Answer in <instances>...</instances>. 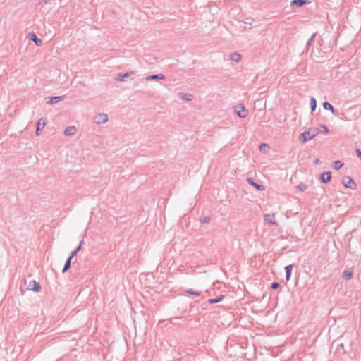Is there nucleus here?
<instances>
[{"label": "nucleus", "instance_id": "obj_14", "mask_svg": "<svg viewBox=\"0 0 361 361\" xmlns=\"http://www.w3.org/2000/svg\"><path fill=\"white\" fill-rule=\"evenodd\" d=\"M310 2L307 0H293L290 2L292 6H295L297 7H302L303 6L309 4Z\"/></svg>", "mask_w": 361, "mask_h": 361}, {"label": "nucleus", "instance_id": "obj_5", "mask_svg": "<svg viewBox=\"0 0 361 361\" xmlns=\"http://www.w3.org/2000/svg\"><path fill=\"white\" fill-rule=\"evenodd\" d=\"M94 122L99 125L107 122L108 116L106 114H97L94 118Z\"/></svg>", "mask_w": 361, "mask_h": 361}, {"label": "nucleus", "instance_id": "obj_31", "mask_svg": "<svg viewBox=\"0 0 361 361\" xmlns=\"http://www.w3.org/2000/svg\"><path fill=\"white\" fill-rule=\"evenodd\" d=\"M182 319V317H173L171 319V322L173 324H176L178 320Z\"/></svg>", "mask_w": 361, "mask_h": 361}, {"label": "nucleus", "instance_id": "obj_19", "mask_svg": "<svg viewBox=\"0 0 361 361\" xmlns=\"http://www.w3.org/2000/svg\"><path fill=\"white\" fill-rule=\"evenodd\" d=\"M72 259H73V257L69 256L68 258L66 259V261L65 262V264H64V267H63V269L62 270L63 273H65L66 271H67L71 268V264Z\"/></svg>", "mask_w": 361, "mask_h": 361}, {"label": "nucleus", "instance_id": "obj_34", "mask_svg": "<svg viewBox=\"0 0 361 361\" xmlns=\"http://www.w3.org/2000/svg\"><path fill=\"white\" fill-rule=\"evenodd\" d=\"M355 153L357 155V157L361 159V150L359 148H357L355 149Z\"/></svg>", "mask_w": 361, "mask_h": 361}, {"label": "nucleus", "instance_id": "obj_16", "mask_svg": "<svg viewBox=\"0 0 361 361\" xmlns=\"http://www.w3.org/2000/svg\"><path fill=\"white\" fill-rule=\"evenodd\" d=\"M353 276V269H348L345 270L343 273V279L345 281H349Z\"/></svg>", "mask_w": 361, "mask_h": 361}, {"label": "nucleus", "instance_id": "obj_38", "mask_svg": "<svg viewBox=\"0 0 361 361\" xmlns=\"http://www.w3.org/2000/svg\"><path fill=\"white\" fill-rule=\"evenodd\" d=\"M45 2H47V0H44Z\"/></svg>", "mask_w": 361, "mask_h": 361}, {"label": "nucleus", "instance_id": "obj_15", "mask_svg": "<svg viewBox=\"0 0 361 361\" xmlns=\"http://www.w3.org/2000/svg\"><path fill=\"white\" fill-rule=\"evenodd\" d=\"M165 76L163 74H154L150 75L145 78V80L147 81L154 80H164Z\"/></svg>", "mask_w": 361, "mask_h": 361}, {"label": "nucleus", "instance_id": "obj_7", "mask_svg": "<svg viewBox=\"0 0 361 361\" xmlns=\"http://www.w3.org/2000/svg\"><path fill=\"white\" fill-rule=\"evenodd\" d=\"M323 107L325 110H329L334 116H339V112L337 111L329 102H324L323 103Z\"/></svg>", "mask_w": 361, "mask_h": 361}, {"label": "nucleus", "instance_id": "obj_1", "mask_svg": "<svg viewBox=\"0 0 361 361\" xmlns=\"http://www.w3.org/2000/svg\"><path fill=\"white\" fill-rule=\"evenodd\" d=\"M319 133V129L317 128H312L308 130H305L302 133H301L299 136V140L302 143H305L310 140L316 137Z\"/></svg>", "mask_w": 361, "mask_h": 361}, {"label": "nucleus", "instance_id": "obj_23", "mask_svg": "<svg viewBox=\"0 0 361 361\" xmlns=\"http://www.w3.org/2000/svg\"><path fill=\"white\" fill-rule=\"evenodd\" d=\"M310 109H311V111L313 112L314 111H315L316 108H317V100L315 99L314 97H312L310 98Z\"/></svg>", "mask_w": 361, "mask_h": 361}, {"label": "nucleus", "instance_id": "obj_3", "mask_svg": "<svg viewBox=\"0 0 361 361\" xmlns=\"http://www.w3.org/2000/svg\"><path fill=\"white\" fill-rule=\"evenodd\" d=\"M234 111L240 118H245L246 116L245 107L242 104H239L234 106Z\"/></svg>", "mask_w": 361, "mask_h": 361}, {"label": "nucleus", "instance_id": "obj_21", "mask_svg": "<svg viewBox=\"0 0 361 361\" xmlns=\"http://www.w3.org/2000/svg\"><path fill=\"white\" fill-rule=\"evenodd\" d=\"M230 59L233 61L238 62L241 59V55L237 52L231 54Z\"/></svg>", "mask_w": 361, "mask_h": 361}, {"label": "nucleus", "instance_id": "obj_27", "mask_svg": "<svg viewBox=\"0 0 361 361\" xmlns=\"http://www.w3.org/2000/svg\"><path fill=\"white\" fill-rule=\"evenodd\" d=\"M200 221L202 224H207L210 221V218L209 216H202V217H200Z\"/></svg>", "mask_w": 361, "mask_h": 361}, {"label": "nucleus", "instance_id": "obj_2", "mask_svg": "<svg viewBox=\"0 0 361 361\" xmlns=\"http://www.w3.org/2000/svg\"><path fill=\"white\" fill-rule=\"evenodd\" d=\"M342 183L345 188L349 189L355 190L357 188L354 180L350 176H344L342 179Z\"/></svg>", "mask_w": 361, "mask_h": 361}, {"label": "nucleus", "instance_id": "obj_33", "mask_svg": "<svg viewBox=\"0 0 361 361\" xmlns=\"http://www.w3.org/2000/svg\"><path fill=\"white\" fill-rule=\"evenodd\" d=\"M320 127L322 128H323V132L324 133H329V129H328V128L325 125H320Z\"/></svg>", "mask_w": 361, "mask_h": 361}, {"label": "nucleus", "instance_id": "obj_29", "mask_svg": "<svg viewBox=\"0 0 361 361\" xmlns=\"http://www.w3.org/2000/svg\"><path fill=\"white\" fill-rule=\"evenodd\" d=\"M307 185L305 184L301 183L298 185V188L300 190V191H304L307 189Z\"/></svg>", "mask_w": 361, "mask_h": 361}, {"label": "nucleus", "instance_id": "obj_6", "mask_svg": "<svg viewBox=\"0 0 361 361\" xmlns=\"http://www.w3.org/2000/svg\"><path fill=\"white\" fill-rule=\"evenodd\" d=\"M264 220L265 222L271 224L273 226H277L278 223L276 221L275 215L274 214H264Z\"/></svg>", "mask_w": 361, "mask_h": 361}, {"label": "nucleus", "instance_id": "obj_32", "mask_svg": "<svg viewBox=\"0 0 361 361\" xmlns=\"http://www.w3.org/2000/svg\"><path fill=\"white\" fill-rule=\"evenodd\" d=\"M254 20L252 18H246L245 23L247 25H252Z\"/></svg>", "mask_w": 361, "mask_h": 361}, {"label": "nucleus", "instance_id": "obj_13", "mask_svg": "<svg viewBox=\"0 0 361 361\" xmlns=\"http://www.w3.org/2000/svg\"><path fill=\"white\" fill-rule=\"evenodd\" d=\"M77 130L75 126H68L64 130V135L66 136H71L73 135L76 133Z\"/></svg>", "mask_w": 361, "mask_h": 361}, {"label": "nucleus", "instance_id": "obj_25", "mask_svg": "<svg viewBox=\"0 0 361 361\" xmlns=\"http://www.w3.org/2000/svg\"><path fill=\"white\" fill-rule=\"evenodd\" d=\"M343 166V163L339 160L335 161L333 163V167L335 170H339Z\"/></svg>", "mask_w": 361, "mask_h": 361}, {"label": "nucleus", "instance_id": "obj_30", "mask_svg": "<svg viewBox=\"0 0 361 361\" xmlns=\"http://www.w3.org/2000/svg\"><path fill=\"white\" fill-rule=\"evenodd\" d=\"M280 286V284L278 283V282H274L271 283V288L274 289V290H276L279 288Z\"/></svg>", "mask_w": 361, "mask_h": 361}, {"label": "nucleus", "instance_id": "obj_18", "mask_svg": "<svg viewBox=\"0 0 361 361\" xmlns=\"http://www.w3.org/2000/svg\"><path fill=\"white\" fill-rule=\"evenodd\" d=\"M292 269H293V265L292 264L286 265L285 267L286 279L287 281H289L290 279L291 273H292Z\"/></svg>", "mask_w": 361, "mask_h": 361}, {"label": "nucleus", "instance_id": "obj_8", "mask_svg": "<svg viewBox=\"0 0 361 361\" xmlns=\"http://www.w3.org/2000/svg\"><path fill=\"white\" fill-rule=\"evenodd\" d=\"M46 126V121L44 118H41L37 123V129H36V135L39 136L40 135V132Z\"/></svg>", "mask_w": 361, "mask_h": 361}, {"label": "nucleus", "instance_id": "obj_9", "mask_svg": "<svg viewBox=\"0 0 361 361\" xmlns=\"http://www.w3.org/2000/svg\"><path fill=\"white\" fill-rule=\"evenodd\" d=\"M331 179V173L330 171L323 172L320 175V180L323 183H328Z\"/></svg>", "mask_w": 361, "mask_h": 361}, {"label": "nucleus", "instance_id": "obj_26", "mask_svg": "<svg viewBox=\"0 0 361 361\" xmlns=\"http://www.w3.org/2000/svg\"><path fill=\"white\" fill-rule=\"evenodd\" d=\"M185 293L188 294L193 295H196V296H199L200 295V292L195 291L192 289H188V290H185Z\"/></svg>", "mask_w": 361, "mask_h": 361}, {"label": "nucleus", "instance_id": "obj_22", "mask_svg": "<svg viewBox=\"0 0 361 361\" xmlns=\"http://www.w3.org/2000/svg\"><path fill=\"white\" fill-rule=\"evenodd\" d=\"M83 243H84V241H83V240H81V241L80 242V243H79L78 246V247H76L73 251H72V252L71 253L70 256H71V257H73H73L77 255V253L80 250L81 247H82V245H83Z\"/></svg>", "mask_w": 361, "mask_h": 361}, {"label": "nucleus", "instance_id": "obj_12", "mask_svg": "<svg viewBox=\"0 0 361 361\" xmlns=\"http://www.w3.org/2000/svg\"><path fill=\"white\" fill-rule=\"evenodd\" d=\"M29 39L33 41L37 46H41L42 44V40L39 39L34 32L29 34Z\"/></svg>", "mask_w": 361, "mask_h": 361}, {"label": "nucleus", "instance_id": "obj_28", "mask_svg": "<svg viewBox=\"0 0 361 361\" xmlns=\"http://www.w3.org/2000/svg\"><path fill=\"white\" fill-rule=\"evenodd\" d=\"M267 149H269V145L267 144L263 143L259 146V150L261 152H266Z\"/></svg>", "mask_w": 361, "mask_h": 361}, {"label": "nucleus", "instance_id": "obj_35", "mask_svg": "<svg viewBox=\"0 0 361 361\" xmlns=\"http://www.w3.org/2000/svg\"><path fill=\"white\" fill-rule=\"evenodd\" d=\"M315 36H316V34H315V33H314V34L312 35V37H310V41H313V40H314V37H315Z\"/></svg>", "mask_w": 361, "mask_h": 361}, {"label": "nucleus", "instance_id": "obj_10", "mask_svg": "<svg viewBox=\"0 0 361 361\" xmlns=\"http://www.w3.org/2000/svg\"><path fill=\"white\" fill-rule=\"evenodd\" d=\"M247 181L250 185L255 187L259 191H262L265 188L263 185L255 182L252 178H247Z\"/></svg>", "mask_w": 361, "mask_h": 361}, {"label": "nucleus", "instance_id": "obj_17", "mask_svg": "<svg viewBox=\"0 0 361 361\" xmlns=\"http://www.w3.org/2000/svg\"><path fill=\"white\" fill-rule=\"evenodd\" d=\"M179 97H180L183 100L190 102L193 99V95L191 94H187V93H182L180 92L178 94Z\"/></svg>", "mask_w": 361, "mask_h": 361}, {"label": "nucleus", "instance_id": "obj_20", "mask_svg": "<svg viewBox=\"0 0 361 361\" xmlns=\"http://www.w3.org/2000/svg\"><path fill=\"white\" fill-rule=\"evenodd\" d=\"M63 97L61 96H55L50 97L49 101L47 102L48 104H56L60 101H62Z\"/></svg>", "mask_w": 361, "mask_h": 361}, {"label": "nucleus", "instance_id": "obj_4", "mask_svg": "<svg viewBox=\"0 0 361 361\" xmlns=\"http://www.w3.org/2000/svg\"><path fill=\"white\" fill-rule=\"evenodd\" d=\"M27 289L29 290H32L34 292H39L42 289L41 285L37 282L35 280H31L29 282V284L27 287Z\"/></svg>", "mask_w": 361, "mask_h": 361}, {"label": "nucleus", "instance_id": "obj_36", "mask_svg": "<svg viewBox=\"0 0 361 361\" xmlns=\"http://www.w3.org/2000/svg\"><path fill=\"white\" fill-rule=\"evenodd\" d=\"M312 42V41H310V39H309V40H308V42H307V46H309Z\"/></svg>", "mask_w": 361, "mask_h": 361}, {"label": "nucleus", "instance_id": "obj_11", "mask_svg": "<svg viewBox=\"0 0 361 361\" xmlns=\"http://www.w3.org/2000/svg\"><path fill=\"white\" fill-rule=\"evenodd\" d=\"M134 74L133 71L127 72L125 73H118L116 78V81H123L125 78Z\"/></svg>", "mask_w": 361, "mask_h": 361}, {"label": "nucleus", "instance_id": "obj_24", "mask_svg": "<svg viewBox=\"0 0 361 361\" xmlns=\"http://www.w3.org/2000/svg\"><path fill=\"white\" fill-rule=\"evenodd\" d=\"M224 298V296L223 295H220L219 297H217L216 298L209 299L208 300V302L209 304L217 303L219 302H221L223 300Z\"/></svg>", "mask_w": 361, "mask_h": 361}, {"label": "nucleus", "instance_id": "obj_37", "mask_svg": "<svg viewBox=\"0 0 361 361\" xmlns=\"http://www.w3.org/2000/svg\"><path fill=\"white\" fill-rule=\"evenodd\" d=\"M319 162V159H317L315 161H314V163L317 164Z\"/></svg>", "mask_w": 361, "mask_h": 361}]
</instances>
